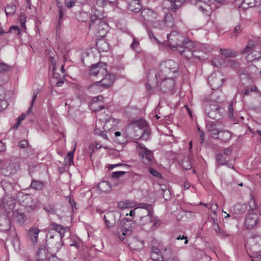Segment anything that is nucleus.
Listing matches in <instances>:
<instances>
[{"label": "nucleus", "mask_w": 261, "mask_h": 261, "mask_svg": "<svg viewBox=\"0 0 261 261\" xmlns=\"http://www.w3.org/2000/svg\"><path fill=\"white\" fill-rule=\"evenodd\" d=\"M102 79L95 83V85L100 86L103 88L107 89L110 87L113 84L115 81V76L112 73H105Z\"/></svg>", "instance_id": "4468645a"}, {"label": "nucleus", "mask_w": 261, "mask_h": 261, "mask_svg": "<svg viewBox=\"0 0 261 261\" xmlns=\"http://www.w3.org/2000/svg\"><path fill=\"white\" fill-rule=\"evenodd\" d=\"M162 75L171 77L178 71V64L173 60L162 62L160 66Z\"/></svg>", "instance_id": "423d86ee"}, {"label": "nucleus", "mask_w": 261, "mask_h": 261, "mask_svg": "<svg viewBox=\"0 0 261 261\" xmlns=\"http://www.w3.org/2000/svg\"><path fill=\"white\" fill-rule=\"evenodd\" d=\"M151 258L154 261H163L164 256L158 248L153 246L151 248Z\"/></svg>", "instance_id": "bb28decb"}, {"label": "nucleus", "mask_w": 261, "mask_h": 261, "mask_svg": "<svg viewBox=\"0 0 261 261\" xmlns=\"http://www.w3.org/2000/svg\"><path fill=\"white\" fill-rule=\"evenodd\" d=\"M103 122L101 121L100 119H99L96 122L95 128L94 130V134L97 135H99L101 136L103 138L108 140V137L106 134L105 133V130H102L101 129L102 127L103 126Z\"/></svg>", "instance_id": "a878e982"}, {"label": "nucleus", "mask_w": 261, "mask_h": 261, "mask_svg": "<svg viewBox=\"0 0 261 261\" xmlns=\"http://www.w3.org/2000/svg\"><path fill=\"white\" fill-rule=\"evenodd\" d=\"M26 117L25 113H23L21 115L17 118V123H16V127H18L21 121L24 120Z\"/></svg>", "instance_id": "69168bd1"}, {"label": "nucleus", "mask_w": 261, "mask_h": 261, "mask_svg": "<svg viewBox=\"0 0 261 261\" xmlns=\"http://www.w3.org/2000/svg\"><path fill=\"white\" fill-rule=\"evenodd\" d=\"M149 171L150 172V173L155 176V177H161V174H160L159 172H158L155 170H154V169L152 168H149Z\"/></svg>", "instance_id": "680f3d73"}, {"label": "nucleus", "mask_w": 261, "mask_h": 261, "mask_svg": "<svg viewBox=\"0 0 261 261\" xmlns=\"http://www.w3.org/2000/svg\"><path fill=\"white\" fill-rule=\"evenodd\" d=\"M259 0H243L242 6L243 8H251L258 5Z\"/></svg>", "instance_id": "473e14b6"}, {"label": "nucleus", "mask_w": 261, "mask_h": 261, "mask_svg": "<svg viewBox=\"0 0 261 261\" xmlns=\"http://www.w3.org/2000/svg\"><path fill=\"white\" fill-rule=\"evenodd\" d=\"M167 38L169 40L170 46L172 48H176L177 49L179 46H181L180 43L182 44V42L186 41L184 40V37L181 34L176 31L172 32L170 34H167Z\"/></svg>", "instance_id": "1a4fd4ad"}, {"label": "nucleus", "mask_w": 261, "mask_h": 261, "mask_svg": "<svg viewBox=\"0 0 261 261\" xmlns=\"http://www.w3.org/2000/svg\"><path fill=\"white\" fill-rule=\"evenodd\" d=\"M5 11L7 16H11L15 12L16 6L12 4L8 5L6 7Z\"/></svg>", "instance_id": "58836bf2"}, {"label": "nucleus", "mask_w": 261, "mask_h": 261, "mask_svg": "<svg viewBox=\"0 0 261 261\" xmlns=\"http://www.w3.org/2000/svg\"><path fill=\"white\" fill-rule=\"evenodd\" d=\"M208 82L212 89H217L220 87L224 82V78L222 73L218 72L213 73L208 77Z\"/></svg>", "instance_id": "9b49d317"}, {"label": "nucleus", "mask_w": 261, "mask_h": 261, "mask_svg": "<svg viewBox=\"0 0 261 261\" xmlns=\"http://www.w3.org/2000/svg\"><path fill=\"white\" fill-rule=\"evenodd\" d=\"M10 228V220L7 214L0 215V231L8 230Z\"/></svg>", "instance_id": "4be33fe9"}, {"label": "nucleus", "mask_w": 261, "mask_h": 261, "mask_svg": "<svg viewBox=\"0 0 261 261\" xmlns=\"http://www.w3.org/2000/svg\"><path fill=\"white\" fill-rule=\"evenodd\" d=\"M153 218H154L153 217V215H144V216H141V217L140 218V224L142 226L149 225L150 228H151L155 224V223L153 220Z\"/></svg>", "instance_id": "393cba45"}, {"label": "nucleus", "mask_w": 261, "mask_h": 261, "mask_svg": "<svg viewBox=\"0 0 261 261\" xmlns=\"http://www.w3.org/2000/svg\"><path fill=\"white\" fill-rule=\"evenodd\" d=\"M19 21H20V26L22 28H25V21H26V19H25V17L22 15H20V17H19Z\"/></svg>", "instance_id": "338daca9"}, {"label": "nucleus", "mask_w": 261, "mask_h": 261, "mask_svg": "<svg viewBox=\"0 0 261 261\" xmlns=\"http://www.w3.org/2000/svg\"><path fill=\"white\" fill-rule=\"evenodd\" d=\"M231 138V134L229 131L226 130H223V129H221V132H220L216 139H219L222 141L226 142L228 141Z\"/></svg>", "instance_id": "c756f323"}, {"label": "nucleus", "mask_w": 261, "mask_h": 261, "mask_svg": "<svg viewBox=\"0 0 261 261\" xmlns=\"http://www.w3.org/2000/svg\"><path fill=\"white\" fill-rule=\"evenodd\" d=\"M40 230L36 227H32L27 231V239L31 242L33 245H36L38 242V235Z\"/></svg>", "instance_id": "a211bd4d"}, {"label": "nucleus", "mask_w": 261, "mask_h": 261, "mask_svg": "<svg viewBox=\"0 0 261 261\" xmlns=\"http://www.w3.org/2000/svg\"><path fill=\"white\" fill-rule=\"evenodd\" d=\"M139 41L136 38H133V42L131 43L130 46L134 50H137L139 48Z\"/></svg>", "instance_id": "3c124183"}, {"label": "nucleus", "mask_w": 261, "mask_h": 261, "mask_svg": "<svg viewBox=\"0 0 261 261\" xmlns=\"http://www.w3.org/2000/svg\"><path fill=\"white\" fill-rule=\"evenodd\" d=\"M132 125L135 129V132L137 133V134L134 135L136 139H142L144 140H147L148 139L150 135V131L147 128L143 129V128L147 126V122L145 120L140 119L133 121L130 124V126Z\"/></svg>", "instance_id": "7ed1b4c3"}, {"label": "nucleus", "mask_w": 261, "mask_h": 261, "mask_svg": "<svg viewBox=\"0 0 261 261\" xmlns=\"http://www.w3.org/2000/svg\"><path fill=\"white\" fill-rule=\"evenodd\" d=\"M220 53L225 58L235 57L238 55V53L236 51L230 48H221Z\"/></svg>", "instance_id": "7c9ffc66"}, {"label": "nucleus", "mask_w": 261, "mask_h": 261, "mask_svg": "<svg viewBox=\"0 0 261 261\" xmlns=\"http://www.w3.org/2000/svg\"><path fill=\"white\" fill-rule=\"evenodd\" d=\"M107 66L106 64L104 63H98L93 64L91 66L90 74L96 76L98 74L100 75H104L107 73Z\"/></svg>", "instance_id": "2eb2a0df"}, {"label": "nucleus", "mask_w": 261, "mask_h": 261, "mask_svg": "<svg viewBox=\"0 0 261 261\" xmlns=\"http://www.w3.org/2000/svg\"><path fill=\"white\" fill-rule=\"evenodd\" d=\"M96 46L101 51H107L109 49L108 44L103 40L98 41L96 43Z\"/></svg>", "instance_id": "c9c22d12"}, {"label": "nucleus", "mask_w": 261, "mask_h": 261, "mask_svg": "<svg viewBox=\"0 0 261 261\" xmlns=\"http://www.w3.org/2000/svg\"><path fill=\"white\" fill-rule=\"evenodd\" d=\"M12 67L4 62H0V72H5L11 70Z\"/></svg>", "instance_id": "a18cd8bd"}, {"label": "nucleus", "mask_w": 261, "mask_h": 261, "mask_svg": "<svg viewBox=\"0 0 261 261\" xmlns=\"http://www.w3.org/2000/svg\"><path fill=\"white\" fill-rule=\"evenodd\" d=\"M259 50L257 40H249L242 54L245 56L246 59L248 62H253L261 57V51Z\"/></svg>", "instance_id": "f257e3e1"}, {"label": "nucleus", "mask_w": 261, "mask_h": 261, "mask_svg": "<svg viewBox=\"0 0 261 261\" xmlns=\"http://www.w3.org/2000/svg\"><path fill=\"white\" fill-rule=\"evenodd\" d=\"M148 36L151 41L153 43L160 44V41L154 36L153 33L151 31L148 30Z\"/></svg>", "instance_id": "603ef678"}, {"label": "nucleus", "mask_w": 261, "mask_h": 261, "mask_svg": "<svg viewBox=\"0 0 261 261\" xmlns=\"http://www.w3.org/2000/svg\"><path fill=\"white\" fill-rule=\"evenodd\" d=\"M194 47V43L191 40H187L183 42L181 46L178 47L177 50L181 55L184 56L188 60H189L192 57H194L197 59L202 58V55H197V50H193Z\"/></svg>", "instance_id": "20e7f679"}, {"label": "nucleus", "mask_w": 261, "mask_h": 261, "mask_svg": "<svg viewBox=\"0 0 261 261\" xmlns=\"http://www.w3.org/2000/svg\"><path fill=\"white\" fill-rule=\"evenodd\" d=\"M206 128L212 138H216L223 129V126L220 122L211 121L206 123Z\"/></svg>", "instance_id": "ddd939ff"}, {"label": "nucleus", "mask_w": 261, "mask_h": 261, "mask_svg": "<svg viewBox=\"0 0 261 261\" xmlns=\"http://www.w3.org/2000/svg\"><path fill=\"white\" fill-rule=\"evenodd\" d=\"M129 246L130 248L136 250L139 249L140 246L142 247L143 244L140 241L137 239H134L133 241L130 244H129Z\"/></svg>", "instance_id": "c03bdc74"}, {"label": "nucleus", "mask_w": 261, "mask_h": 261, "mask_svg": "<svg viewBox=\"0 0 261 261\" xmlns=\"http://www.w3.org/2000/svg\"><path fill=\"white\" fill-rule=\"evenodd\" d=\"M103 219L107 228H111L115 224V217L114 214L112 212L107 213L104 216Z\"/></svg>", "instance_id": "b1692460"}, {"label": "nucleus", "mask_w": 261, "mask_h": 261, "mask_svg": "<svg viewBox=\"0 0 261 261\" xmlns=\"http://www.w3.org/2000/svg\"><path fill=\"white\" fill-rule=\"evenodd\" d=\"M49 228L51 230H55L59 233V238H63L65 233L67 231L68 228L55 222H51L49 223Z\"/></svg>", "instance_id": "aec40b11"}, {"label": "nucleus", "mask_w": 261, "mask_h": 261, "mask_svg": "<svg viewBox=\"0 0 261 261\" xmlns=\"http://www.w3.org/2000/svg\"><path fill=\"white\" fill-rule=\"evenodd\" d=\"M38 93L37 92H34V93H33V97H32V101H31V106L29 108V109L28 110V113H30L31 111H32V108L34 106V103L37 98V95H38Z\"/></svg>", "instance_id": "864d4df0"}, {"label": "nucleus", "mask_w": 261, "mask_h": 261, "mask_svg": "<svg viewBox=\"0 0 261 261\" xmlns=\"http://www.w3.org/2000/svg\"><path fill=\"white\" fill-rule=\"evenodd\" d=\"M137 148L139 149V155L141 158L142 162L147 165H151L153 162V153L150 150L148 149L145 146L138 142Z\"/></svg>", "instance_id": "0eeeda50"}, {"label": "nucleus", "mask_w": 261, "mask_h": 261, "mask_svg": "<svg viewBox=\"0 0 261 261\" xmlns=\"http://www.w3.org/2000/svg\"><path fill=\"white\" fill-rule=\"evenodd\" d=\"M184 2L185 0H171V7L172 9L176 11L182 5Z\"/></svg>", "instance_id": "79ce46f5"}, {"label": "nucleus", "mask_w": 261, "mask_h": 261, "mask_svg": "<svg viewBox=\"0 0 261 261\" xmlns=\"http://www.w3.org/2000/svg\"><path fill=\"white\" fill-rule=\"evenodd\" d=\"M210 107L211 108L212 111L208 112L207 109L206 108L205 112L207 115L211 118H216V116L214 115V113H216L217 112L219 113L221 111V110H222L220 107H216L214 105L210 106Z\"/></svg>", "instance_id": "72a5a7b5"}, {"label": "nucleus", "mask_w": 261, "mask_h": 261, "mask_svg": "<svg viewBox=\"0 0 261 261\" xmlns=\"http://www.w3.org/2000/svg\"><path fill=\"white\" fill-rule=\"evenodd\" d=\"M227 156H224V154L218 153L216 155V160L218 163L221 165L227 164Z\"/></svg>", "instance_id": "a19ab883"}, {"label": "nucleus", "mask_w": 261, "mask_h": 261, "mask_svg": "<svg viewBox=\"0 0 261 261\" xmlns=\"http://www.w3.org/2000/svg\"><path fill=\"white\" fill-rule=\"evenodd\" d=\"M15 206V199L11 195H6L2 198L1 207L4 209L7 213L11 212L14 209Z\"/></svg>", "instance_id": "f8f14e48"}, {"label": "nucleus", "mask_w": 261, "mask_h": 261, "mask_svg": "<svg viewBox=\"0 0 261 261\" xmlns=\"http://www.w3.org/2000/svg\"><path fill=\"white\" fill-rule=\"evenodd\" d=\"M250 250L253 253L261 251V235L253 236L251 240Z\"/></svg>", "instance_id": "6ab92c4d"}, {"label": "nucleus", "mask_w": 261, "mask_h": 261, "mask_svg": "<svg viewBox=\"0 0 261 261\" xmlns=\"http://www.w3.org/2000/svg\"><path fill=\"white\" fill-rule=\"evenodd\" d=\"M75 2L74 0H65V5L68 8H70L74 6Z\"/></svg>", "instance_id": "0e129e2a"}, {"label": "nucleus", "mask_w": 261, "mask_h": 261, "mask_svg": "<svg viewBox=\"0 0 261 261\" xmlns=\"http://www.w3.org/2000/svg\"><path fill=\"white\" fill-rule=\"evenodd\" d=\"M128 9L133 12L137 13L141 10L142 6L139 0H132L128 4Z\"/></svg>", "instance_id": "cd10ccee"}, {"label": "nucleus", "mask_w": 261, "mask_h": 261, "mask_svg": "<svg viewBox=\"0 0 261 261\" xmlns=\"http://www.w3.org/2000/svg\"><path fill=\"white\" fill-rule=\"evenodd\" d=\"M43 208L46 212H47L50 214H54L56 212L55 207L51 205H44Z\"/></svg>", "instance_id": "09e8293b"}, {"label": "nucleus", "mask_w": 261, "mask_h": 261, "mask_svg": "<svg viewBox=\"0 0 261 261\" xmlns=\"http://www.w3.org/2000/svg\"><path fill=\"white\" fill-rule=\"evenodd\" d=\"M18 197L21 204L26 207L28 212L34 210L37 206V202L33 198V196L30 194L20 193Z\"/></svg>", "instance_id": "6e6552de"}, {"label": "nucleus", "mask_w": 261, "mask_h": 261, "mask_svg": "<svg viewBox=\"0 0 261 261\" xmlns=\"http://www.w3.org/2000/svg\"><path fill=\"white\" fill-rule=\"evenodd\" d=\"M96 4L98 7L103 8L107 5V2L106 0H96Z\"/></svg>", "instance_id": "bf43d9fd"}, {"label": "nucleus", "mask_w": 261, "mask_h": 261, "mask_svg": "<svg viewBox=\"0 0 261 261\" xmlns=\"http://www.w3.org/2000/svg\"><path fill=\"white\" fill-rule=\"evenodd\" d=\"M137 208H141L144 210H153L152 206L151 204L148 203H139Z\"/></svg>", "instance_id": "8fccbe9b"}, {"label": "nucleus", "mask_w": 261, "mask_h": 261, "mask_svg": "<svg viewBox=\"0 0 261 261\" xmlns=\"http://www.w3.org/2000/svg\"><path fill=\"white\" fill-rule=\"evenodd\" d=\"M13 31H15L17 35H19L20 33V29L18 26L12 25L7 33H12Z\"/></svg>", "instance_id": "6e6d98bb"}, {"label": "nucleus", "mask_w": 261, "mask_h": 261, "mask_svg": "<svg viewBox=\"0 0 261 261\" xmlns=\"http://www.w3.org/2000/svg\"><path fill=\"white\" fill-rule=\"evenodd\" d=\"M126 172L124 171H116V172H113L112 173V176L113 178H118L120 176L123 175V174H125Z\"/></svg>", "instance_id": "052dcab7"}, {"label": "nucleus", "mask_w": 261, "mask_h": 261, "mask_svg": "<svg viewBox=\"0 0 261 261\" xmlns=\"http://www.w3.org/2000/svg\"><path fill=\"white\" fill-rule=\"evenodd\" d=\"M248 204H249V211H251L253 212V211L256 210L258 207V206L256 203L255 200L253 198H251V199H250V200Z\"/></svg>", "instance_id": "49530a36"}, {"label": "nucleus", "mask_w": 261, "mask_h": 261, "mask_svg": "<svg viewBox=\"0 0 261 261\" xmlns=\"http://www.w3.org/2000/svg\"><path fill=\"white\" fill-rule=\"evenodd\" d=\"M181 165L185 170H189L191 169L192 165L191 160L189 158H185L181 162Z\"/></svg>", "instance_id": "e433bc0d"}, {"label": "nucleus", "mask_w": 261, "mask_h": 261, "mask_svg": "<svg viewBox=\"0 0 261 261\" xmlns=\"http://www.w3.org/2000/svg\"><path fill=\"white\" fill-rule=\"evenodd\" d=\"M118 122V120L113 118H110L106 120L105 124H103L102 128L105 131L109 132L111 130V129L116 127Z\"/></svg>", "instance_id": "5701e85b"}, {"label": "nucleus", "mask_w": 261, "mask_h": 261, "mask_svg": "<svg viewBox=\"0 0 261 261\" xmlns=\"http://www.w3.org/2000/svg\"><path fill=\"white\" fill-rule=\"evenodd\" d=\"M48 251L44 245H40L35 254L36 261H46Z\"/></svg>", "instance_id": "412c9836"}, {"label": "nucleus", "mask_w": 261, "mask_h": 261, "mask_svg": "<svg viewBox=\"0 0 261 261\" xmlns=\"http://www.w3.org/2000/svg\"><path fill=\"white\" fill-rule=\"evenodd\" d=\"M43 187V183L39 180L33 179L30 185V187L36 190H41Z\"/></svg>", "instance_id": "4c0bfd02"}, {"label": "nucleus", "mask_w": 261, "mask_h": 261, "mask_svg": "<svg viewBox=\"0 0 261 261\" xmlns=\"http://www.w3.org/2000/svg\"><path fill=\"white\" fill-rule=\"evenodd\" d=\"M141 15L144 20L148 22H153L152 25L154 27H158V25H160L159 22H153L154 20L158 17V13L153 10L148 8L144 9L141 11Z\"/></svg>", "instance_id": "9d476101"}, {"label": "nucleus", "mask_w": 261, "mask_h": 261, "mask_svg": "<svg viewBox=\"0 0 261 261\" xmlns=\"http://www.w3.org/2000/svg\"><path fill=\"white\" fill-rule=\"evenodd\" d=\"M228 116L230 118L233 117V103L231 102L229 104L228 107Z\"/></svg>", "instance_id": "e2e57ef3"}, {"label": "nucleus", "mask_w": 261, "mask_h": 261, "mask_svg": "<svg viewBox=\"0 0 261 261\" xmlns=\"http://www.w3.org/2000/svg\"><path fill=\"white\" fill-rule=\"evenodd\" d=\"M137 211V216L140 218L141 216H144V215H153V210H144L141 208H138Z\"/></svg>", "instance_id": "37998d69"}, {"label": "nucleus", "mask_w": 261, "mask_h": 261, "mask_svg": "<svg viewBox=\"0 0 261 261\" xmlns=\"http://www.w3.org/2000/svg\"><path fill=\"white\" fill-rule=\"evenodd\" d=\"M258 216L254 213H248L245 218L244 226L247 229H252L258 224Z\"/></svg>", "instance_id": "dca6fc26"}, {"label": "nucleus", "mask_w": 261, "mask_h": 261, "mask_svg": "<svg viewBox=\"0 0 261 261\" xmlns=\"http://www.w3.org/2000/svg\"><path fill=\"white\" fill-rule=\"evenodd\" d=\"M136 206V204L133 201L126 200L120 201L118 203V207L120 209H125L133 207Z\"/></svg>", "instance_id": "c85d7f7f"}, {"label": "nucleus", "mask_w": 261, "mask_h": 261, "mask_svg": "<svg viewBox=\"0 0 261 261\" xmlns=\"http://www.w3.org/2000/svg\"><path fill=\"white\" fill-rule=\"evenodd\" d=\"M104 16L103 15L101 16L98 14H94L91 16L90 22L89 23V28H92L94 23L96 21H98V23L96 26L94 28V30L96 35L99 37H104L107 33L109 26L108 23L105 21L101 20Z\"/></svg>", "instance_id": "f03ea898"}, {"label": "nucleus", "mask_w": 261, "mask_h": 261, "mask_svg": "<svg viewBox=\"0 0 261 261\" xmlns=\"http://www.w3.org/2000/svg\"><path fill=\"white\" fill-rule=\"evenodd\" d=\"M73 152H69L67 153L65 159L69 160V164L70 165L73 164Z\"/></svg>", "instance_id": "4d7b16f0"}, {"label": "nucleus", "mask_w": 261, "mask_h": 261, "mask_svg": "<svg viewBox=\"0 0 261 261\" xmlns=\"http://www.w3.org/2000/svg\"><path fill=\"white\" fill-rule=\"evenodd\" d=\"M211 62L213 66L220 68L224 64V60L222 58H215L212 59Z\"/></svg>", "instance_id": "ea45409f"}, {"label": "nucleus", "mask_w": 261, "mask_h": 261, "mask_svg": "<svg viewBox=\"0 0 261 261\" xmlns=\"http://www.w3.org/2000/svg\"><path fill=\"white\" fill-rule=\"evenodd\" d=\"M164 24L168 28H172L174 26L175 22L173 16L171 14H166L164 17Z\"/></svg>", "instance_id": "2f4dec72"}, {"label": "nucleus", "mask_w": 261, "mask_h": 261, "mask_svg": "<svg viewBox=\"0 0 261 261\" xmlns=\"http://www.w3.org/2000/svg\"><path fill=\"white\" fill-rule=\"evenodd\" d=\"M212 229L215 231L216 233L217 234L218 233L221 229L218 224V223L216 222L214 219H213V224L212 225Z\"/></svg>", "instance_id": "5fc2aeb1"}, {"label": "nucleus", "mask_w": 261, "mask_h": 261, "mask_svg": "<svg viewBox=\"0 0 261 261\" xmlns=\"http://www.w3.org/2000/svg\"><path fill=\"white\" fill-rule=\"evenodd\" d=\"M5 89L0 87V101L1 100H5Z\"/></svg>", "instance_id": "774afa93"}, {"label": "nucleus", "mask_w": 261, "mask_h": 261, "mask_svg": "<svg viewBox=\"0 0 261 261\" xmlns=\"http://www.w3.org/2000/svg\"><path fill=\"white\" fill-rule=\"evenodd\" d=\"M175 82L172 76L163 80L160 84L161 91L164 93L171 92L174 88Z\"/></svg>", "instance_id": "f3484780"}, {"label": "nucleus", "mask_w": 261, "mask_h": 261, "mask_svg": "<svg viewBox=\"0 0 261 261\" xmlns=\"http://www.w3.org/2000/svg\"><path fill=\"white\" fill-rule=\"evenodd\" d=\"M46 240L48 249L50 253L56 254L63 245L62 238H59L58 234H50Z\"/></svg>", "instance_id": "39448f33"}, {"label": "nucleus", "mask_w": 261, "mask_h": 261, "mask_svg": "<svg viewBox=\"0 0 261 261\" xmlns=\"http://www.w3.org/2000/svg\"><path fill=\"white\" fill-rule=\"evenodd\" d=\"M258 253H253V255L251 256L252 261H261V254Z\"/></svg>", "instance_id": "13d9d810"}, {"label": "nucleus", "mask_w": 261, "mask_h": 261, "mask_svg": "<svg viewBox=\"0 0 261 261\" xmlns=\"http://www.w3.org/2000/svg\"><path fill=\"white\" fill-rule=\"evenodd\" d=\"M247 206L246 204H237L235 208L240 213H243L246 212Z\"/></svg>", "instance_id": "de8ad7c7"}, {"label": "nucleus", "mask_w": 261, "mask_h": 261, "mask_svg": "<svg viewBox=\"0 0 261 261\" xmlns=\"http://www.w3.org/2000/svg\"><path fill=\"white\" fill-rule=\"evenodd\" d=\"M98 188L103 192H107L111 190V185L108 182L103 181L98 184Z\"/></svg>", "instance_id": "f704fd0d"}]
</instances>
